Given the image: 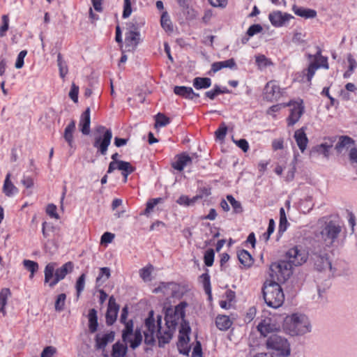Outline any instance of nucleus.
<instances>
[{
	"label": "nucleus",
	"instance_id": "50",
	"mask_svg": "<svg viewBox=\"0 0 357 357\" xmlns=\"http://www.w3.org/2000/svg\"><path fill=\"white\" fill-rule=\"evenodd\" d=\"M215 253L213 249H208L206 251L204 257V264L207 266H211L214 261Z\"/></svg>",
	"mask_w": 357,
	"mask_h": 357
},
{
	"label": "nucleus",
	"instance_id": "20",
	"mask_svg": "<svg viewBox=\"0 0 357 357\" xmlns=\"http://www.w3.org/2000/svg\"><path fill=\"white\" fill-rule=\"evenodd\" d=\"M294 137L301 151L304 152L308 144V139L304 129L302 128L296 130Z\"/></svg>",
	"mask_w": 357,
	"mask_h": 357
},
{
	"label": "nucleus",
	"instance_id": "35",
	"mask_svg": "<svg viewBox=\"0 0 357 357\" xmlns=\"http://www.w3.org/2000/svg\"><path fill=\"white\" fill-rule=\"evenodd\" d=\"M127 346L123 343L116 342L112 347V357H124L127 353Z\"/></svg>",
	"mask_w": 357,
	"mask_h": 357
},
{
	"label": "nucleus",
	"instance_id": "30",
	"mask_svg": "<svg viewBox=\"0 0 357 357\" xmlns=\"http://www.w3.org/2000/svg\"><path fill=\"white\" fill-rule=\"evenodd\" d=\"M354 143V140L348 136H341L335 145V149L341 153L344 149H349Z\"/></svg>",
	"mask_w": 357,
	"mask_h": 357
},
{
	"label": "nucleus",
	"instance_id": "23",
	"mask_svg": "<svg viewBox=\"0 0 357 357\" xmlns=\"http://www.w3.org/2000/svg\"><path fill=\"white\" fill-rule=\"evenodd\" d=\"M11 174L8 173L3 185V192L7 197H12L18 192V189L10 181Z\"/></svg>",
	"mask_w": 357,
	"mask_h": 357
},
{
	"label": "nucleus",
	"instance_id": "41",
	"mask_svg": "<svg viewBox=\"0 0 357 357\" xmlns=\"http://www.w3.org/2000/svg\"><path fill=\"white\" fill-rule=\"evenodd\" d=\"M155 127H164L170 123V119L162 113H158L155 116Z\"/></svg>",
	"mask_w": 357,
	"mask_h": 357
},
{
	"label": "nucleus",
	"instance_id": "55",
	"mask_svg": "<svg viewBox=\"0 0 357 357\" xmlns=\"http://www.w3.org/2000/svg\"><path fill=\"white\" fill-rule=\"evenodd\" d=\"M56 353V349L52 346H48L44 348L41 353V357H53Z\"/></svg>",
	"mask_w": 357,
	"mask_h": 357
},
{
	"label": "nucleus",
	"instance_id": "40",
	"mask_svg": "<svg viewBox=\"0 0 357 357\" xmlns=\"http://www.w3.org/2000/svg\"><path fill=\"white\" fill-rule=\"evenodd\" d=\"M255 61L259 68L264 69L269 66L273 65L272 61L263 54L255 56Z\"/></svg>",
	"mask_w": 357,
	"mask_h": 357
},
{
	"label": "nucleus",
	"instance_id": "49",
	"mask_svg": "<svg viewBox=\"0 0 357 357\" xmlns=\"http://www.w3.org/2000/svg\"><path fill=\"white\" fill-rule=\"evenodd\" d=\"M85 279H86V275L84 273H82L77 279L76 282V291H77V297L79 296L80 294L83 291L84 287H85Z\"/></svg>",
	"mask_w": 357,
	"mask_h": 357
},
{
	"label": "nucleus",
	"instance_id": "46",
	"mask_svg": "<svg viewBox=\"0 0 357 357\" xmlns=\"http://www.w3.org/2000/svg\"><path fill=\"white\" fill-rule=\"evenodd\" d=\"M280 217L279 231L284 232L287 229L288 222L287 220L284 209L283 208H281L280 209Z\"/></svg>",
	"mask_w": 357,
	"mask_h": 357
},
{
	"label": "nucleus",
	"instance_id": "37",
	"mask_svg": "<svg viewBox=\"0 0 357 357\" xmlns=\"http://www.w3.org/2000/svg\"><path fill=\"white\" fill-rule=\"evenodd\" d=\"M238 258L240 262L245 266L250 267L252 264L253 259L251 255L245 250H243L238 252Z\"/></svg>",
	"mask_w": 357,
	"mask_h": 357
},
{
	"label": "nucleus",
	"instance_id": "38",
	"mask_svg": "<svg viewBox=\"0 0 357 357\" xmlns=\"http://www.w3.org/2000/svg\"><path fill=\"white\" fill-rule=\"evenodd\" d=\"M57 65L59 69L60 77L64 78L68 74V69L66 61L63 59L60 53L57 55Z\"/></svg>",
	"mask_w": 357,
	"mask_h": 357
},
{
	"label": "nucleus",
	"instance_id": "11",
	"mask_svg": "<svg viewBox=\"0 0 357 357\" xmlns=\"http://www.w3.org/2000/svg\"><path fill=\"white\" fill-rule=\"evenodd\" d=\"M125 47L128 52L134 51L140 41V33L134 24L126 28Z\"/></svg>",
	"mask_w": 357,
	"mask_h": 357
},
{
	"label": "nucleus",
	"instance_id": "19",
	"mask_svg": "<svg viewBox=\"0 0 357 357\" xmlns=\"http://www.w3.org/2000/svg\"><path fill=\"white\" fill-rule=\"evenodd\" d=\"M90 108L87 107L86 110L82 114L79 122V128L83 135H88L90 133Z\"/></svg>",
	"mask_w": 357,
	"mask_h": 357
},
{
	"label": "nucleus",
	"instance_id": "3",
	"mask_svg": "<svg viewBox=\"0 0 357 357\" xmlns=\"http://www.w3.org/2000/svg\"><path fill=\"white\" fill-rule=\"evenodd\" d=\"M284 328L291 335H304L310 332L311 324L305 315L296 313L286 317Z\"/></svg>",
	"mask_w": 357,
	"mask_h": 357
},
{
	"label": "nucleus",
	"instance_id": "9",
	"mask_svg": "<svg viewBox=\"0 0 357 357\" xmlns=\"http://www.w3.org/2000/svg\"><path fill=\"white\" fill-rule=\"evenodd\" d=\"M268 349L279 352V354L288 356L290 354V347L287 340L277 333L271 334L266 340Z\"/></svg>",
	"mask_w": 357,
	"mask_h": 357
},
{
	"label": "nucleus",
	"instance_id": "39",
	"mask_svg": "<svg viewBox=\"0 0 357 357\" xmlns=\"http://www.w3.org/2000/svg\"><path fill=\"white\" fill-rule=\"evenodd\" d=\"M23 265L25 267L26 269H27L29 271H30L31 274L29 275L30 278H32L35 274L36 272H37L38 269V264L37 262L29 260V259H24L23 261Z\"/></svg>",
	"mask_w": 357,
	"mask_h": 357
},
{
	"label": "nucleus",
	"instance_id": "5",
	"mask_svg": "<svg viewBox=\"0 0 357 357\" xmlns=\"http://www.w3.org/2000/svg\"><path fill=\"white\" fill-rule=\"evenodd\" d=\"M264 299L269 307L278 308L284 301V295L280 285L273 281H266L262 289Z\"/></svg>",
	"mask_w": 357,
	"mask_h": 357
},
{
	"label": "nucleus",
	"instance_id": "27",
	"mask_svg": "<svg viewBox=\"0 0 357 357\" xmlns=\"http://www.w3.org/2000/svg\"><path fill=\"white\" fill-rule=\"evenodd\" d=\"M215 324L219 330L227 331L231 327L232 321L228 316L218 315L215 319Z\"/></svg>",
	"mask_w": 357,
	"mask_h": 357
},
{
	"label": "nucleus",
	"instance_id": "60",
	"mask_svg": "<svg viewBox=\"0 0 357 357\" xmlns=\"http://www.w3.org/2000/svg\"><path fill=\"white\" fill-rule=\"evenodd\" d=\"M262 30V27L259 24H254L252 26H251L248 31L247 34L248 36H252L255 34L259 33Z\"/></svg>",
	"mask_w": 357,
	"mask_h": 357
},
{
	"label": "nucleus",
	"instance_id": "21",
	"mask_svg": "<svg viewBox=\"0 0 357 357\" xmlns=\"http://www.w3.org/2000/svg\"><path fill=\"white\" fill-rule=\"evenodd\" d=\"M174 92L175 94L190 100H193L194 98H197L199 96L198 93L194 92L193 89L191 87L187 86H176L174 89Z\"/></svg>",
	"mask_w": 357,
	"mask_h": 357
},
{
	"label": "nucleus",
	"instance_id": "26",
	"mask_svg": "<svg viewBox=\"0 0 357 357\" xmlns=\"http://www.w3.org/2000/svg\"><path fill=\"white\" fill-rule=\"evenodd\" d=\"M293 17L292 15L280 11L271 13L268 16L271 22H287Z\"/></svg>",
	"mask_w": 357,
	"mask_h": 357
},
{
	"label": "nucleus",
	"instance_id": "28",
	"mask_svg": "<svg viewBox=\"0 0 357 357\" xmlns=\"http://www.w3.org/2000/svg\"><path fill=\"white\" fill-rule=\"evenodd\" d=\"M117 169L122 172V175L124 177V183L127 181L128 176L132 173L135 169L130 162L123 160L118 162Z\"/></svg>",
	"mask_w": 357,
	"mask_h": 357
},
{
	"label": "nucleus",
	"instance_id": "34",
	"mask_svg": "<svg viewBox=\"0 0 357 357\" xmlns=\"http://www.w3.org/2000/svg\"><path fill=\"white\" fill-rule=\"evenodd\" d=\"M154 270V267L152 264H149L147 266L142 268L139 271L140 278L144 282L151 281V274Z\"/></svg>",
	"mask_w": 357,
	"mask_h": 357
},
{
	"label": "nucleus",
	"instance_id": "58",
	"mask_svg": "<svg viewBox=\"0 0 357 357\" xmlns=\"http://www.w3.org/2000/svg\"><path fill=\"white\" fill-rule=\"evenodd\" d=\"M305 33L303 32H296L292 38L294 43H303L305 41Z\"/></svg>",
	"mask_w": 357,
	"mask_h": 357
},
{
	"label": "nucleus",
	"instance_id": "43",
	"mask_svg": "<svg viewBox=\"0 0 357 357\" xmlns=\"http://www.w3.org/2000/svg\"><path fill=\"white\" fill-rule=\"evenodd\" d=\"M227 199L231 205L235 213H241L243 212V207L240 202L236 200L232 195H227Z\"/></svg>",
	"mask_w": 357,
	"mask_h": 357
},
{
	"label": "nucleus",
	"instance_id": "53",
	"mask_svg": "<svg viewBox=\"0 0 357 357\" xmlns=\"http://www.w3.org/2000/svg\"><path fill=\"white\" fill-rule=\"evenodd\" d=\"M227 127L222 123L219 128L215 131V136L219 139H223L227 134Z\"/></svg>",
	"mask_w": 357,
	"mask_h": 357
},
{
	"label": "nucleus",
	"instance_id": "16",
	"mask_svg": "<svg viewBox=\"0 0 357 357\" xmlns=\"http://www.w3.org/2000/svg\"><path fill=\"white\" fill-rule=\"evenodd\" d=\"M264 98L268 101L278 100L282 96L280 86L273 81L266 84L264 88Z\"/></svg>",
	"mask_w": 357,
	"mask_h": 357
},
{
	"label": "nucleus",
	"instance_id": "44",
	"mask_svg": "<svg viewBox=\"0 0 357 357\" xmlns=\"http://www.w3.org/2000/svg\"><path fill=\"white\" fill-rule=\"evenodd\" d=\"M110 277V269L107 267L100 268V273L96 278V283L100 284V282H104Z\"/></svg>",
	"mask_w": 357,
	"mask_h": 357
},
{
	"label": "nucleus",
	"instance_id": "1",
	"mask_svg": "<svg viewBox=\"0 0 357 357\" xmlns=\"http://www.w3.org/2000/svg\"><path fill=\"white\" fill-rule=\"evenodd\" d=\"M186 306L185 303H181L177 305L175 308L174 317H169L168 315L165 317V326H161L162 319L161 317H158L157 319V327L158 331L156 336L158 339L159 347H162L164 344L168 343L172 337L173 333L175 330V327L178 324V320L181 318L184 317L185 313L183 308Z\"/></svg>",
	"mask_w": 357,
	"mask_h": 357
},
{
	"label": "nucleus",
	"instance_id": "62",
	"mask_svg": "<svg viewBox=\"0 0 357 357\" xmlns=\"http://www.w3.org/2000/svg\"><path fill=\"white\" fill-rule=\"evenodd\" d=\"M331 147L332 144L324 143L319 146V149L320 153H322L325 157L328 158L329 156V152Z\"/></svg>",
	"mask_w": 357,
	"mask_h": 357
},
{
	"label": "nucleus",
	"instance_id": "52",
	"mask_svg": "<svg viewBox=\"0 0 357 357\" xmlns=\"http://www.w3.org/2000/svg\"><path fill=\"white\" fill-rule=\"evenodd\" d=\"M347 61L349 64V70L346 72L344 75V77H347L350 75V74L354 71V68L356 67V62L355 59L353 58L351 54H348L347 56Z\"/></svg>",
	"mask_w": 357,
	"mask_h": 357
},
{
	"label": "nucleus",
	"instance_id": "31",
	"mask_svg": "<svg viewBox=\"0 0 357 357\" xmlns=\"http://www.w3.org/2000/svg\"><path fill=\"white\" fill-rule=\"evenodd\" d=\"M89 318V329L91 333H95L98 328V317L97 311L93 308L91 309L88 314Z\"/></svg>",
	"mask_w": 357,
	"mask_h": 357
},
{
	"label": "nucleus",
	"instance_id": "32",
	"mask_svg": "<svg viewBox=\"0 0 357 357\" xmlns=\"http://www.w3.org/2000/svg\"><path fill=\"white\" fill-rule=\"evenodd\" d=\"M203 195H196L192 198H190L186 195H181L177 200L176 203L179 205H183L185 206H193L199 199H201Z\"/></svg>",
	"mask_w": 357,
	"mask_h": 357
},
{
	"label": "nucleus",
	"instance_id": "64",
	"mask_svg": "<svg viewBox=\"0 0 357 357\" xmlns=\"http://www.w3.org/2000/svg\"><path fill=\"white\" fill-rule=\"evenodd\" d=\"M284 139L282 138L274 139L272 142V148L274 151L280 150L284 148Z\"/></svg>",
	"mask_w": 357,
	"mask_h": 357
},
{
	"label": "nucleus",
	"instance_id": "18",
	"mask_svg": "<svg viewBox=\"0 0 357 357\" xmlns=\"http://www.w3.org/2000/svg\"><path fill=\"white\" fill-rule=\"evenodd\" d=\"M278 326L269 318L262 320L257 326V330L261 335L266 337L278 330Z\"/></svg>",
	"mask_w": 357,
	"mask_h": 357
},
{
	"label": "nucleus",
	"instance_id": "45",
	"mask_svg": "<svg viewBox=\"0 0 357 357\" xmlns=\"http://www.w3.org/2000/svg\"><path fill=\"white\" fill-rule=\"evenodd\" d=\"M66 299V296L65 294H59L55 301V310L57 312L63 311L65 306V302Z\"/></svg>",
	"mask_w": 357,
	"mask_h": 357
},
{
	"label": "nucleus",
	"instance_id": "4",
	"mask_svg": "<svg viewBox=\"0 0 357 357\" xmlns=\"http://www.w3.org/2000/svg\"><path fill=\"white\" fill-rule=\"evenodd\" d=\"M73 263L68 261L61 267L55 269L56 263H49L46 265L44 273V282L48 284L50 288H53L59 281L65 278V277L70 273L73 270Z\"/></svg>",
	"mask_w": 357,
	"mask_h": 357
},
{
	"label": "nucleus",
	"instance_id": "13",
	"mask_svg": "<svg viewBox=\"0 0 357 357\" xmlns=\"http://www.w3.org/2000/svg\"><path fill=\"white\" fill-rule=\"evenodd\" d=\"M287 105L291 107L290 115L287 119L288 126H291L298 121L303 114L304 106L303 105L302 100L299 101H290Z\"/></svg>",
	"mask_w": 357,
	"mask_h": 357
},
{
	"label": "nucleus",
	"instance_id": "17",
	"mask_svg": "<svg viewBox=\"0 0 357 357\" xmlns=\"http://www.w3.org/2000/svg\"><path fill=\"white\" fill-rule=\"evenodd\" d=\"M119 310V305L116 303V299L113 296H110L106 312V323L108 326H111L115 322Z\"/></svg>",
	"mask_w": 357,
	"mask_h": 357
},
{
	"label": "nucleus",
	"instance_id": "2",
	"mask_svg": "<svg viewBox=\"0 0 357 357\" xmlns=\"http://www.w3.org/2000/svg\"><path fill=\"white\" fill-rule=\"evenodd\" d=\"M318 224L320 225V228L315 232L316 238L326 246H331L341 233L342 227L334 220L324 222L319 220Z\"/></svg>",
	"mask_w": 357,
	"mask_h": 357
},
{
	"label": "nucleus",
	"instance_id": "12",
	"mask_svg": "<svg viewBox=\"0 0 357 357\" xmlns=\"http://www.w3.org/2000/svg\"><path fill=\"white\" fill-rule=\"evenodd\" d=\"M155 294L162 293L167 297H179L181 295L180 286L174 282H160L159 286L153 290Z\"/></svg>",
	"mask_w": 357,
	"mask_h": 357
},
{
	"label": "nucleus",
	"instance_id": "61",
	"mask_svg": "<svg viewBox=\"0 0 357 357\" xmlns=\"http://www.w3.org/2000/svg\"><path fill=\"white\" fill-rule=\"evenodd\" d=\"M114 234L110 232H105L102 234L100 239L101 244L109 243L114 238Z\"/></svg>",
	"mask_w": 357,
	"mask_h": 357
},
{
	"label": "nucleus",
	"instance_id": "7",
	"mask_svg": "<svg viewBox=\"0 0 357 357\" xmlns=\"http://www.w3.org/2000/svg\"><path fill=\"white\" fill-rule=\"evenodd\" d=\"M309 59H312L313 56L308 54ZM320 67H324L326 69L328 68L327 59L321 55V50H318L316 54L314 56V60L310 63L308 68L302 71L303 82H310L316 70Z\"/></svg>",
	"mask_w": 357,
	"mask_h": 357
},
{
	"label": "nucleus",
	"instance_id": "42",
	"mask_svg": "<svg viewBox=\"0 0 357 357\" xmlns=\"http://www.w3.org/2000/svg\"><path fill=\"white\" fill-rule=\"evenodd\" d=\"M125 324V329L123 331L122 339L123 342L128 340V337L132 334L133 332V322L132 320H129Z\"/></svg>",
	"mask_w": 357,
	"mask_h": 357
},
{
	"label": "nucleus",
	"instance_id": "8",
	"mask_svg": "<svg viewBox=\"0 0 357 357\" xmlns=\"http://www.w3.org/2000/svg\"><path fill=\"white\" fill-rule=\"evenodd\" d=\"M291 264L284 260L271 264L270 266L271 276L279 282L287 280L292 273Z\"/></svg>",
	"mask_w": 357,
	"mask_h": 357
},
{
	"label": "nucleus",
	"instance_id": "48",
	"mask_svg": "<svg viewBox=\"0 0 357 357\" xmlns=\"http://www.w3.org/2000/svg\"><path fill=\"white\" fill-rule=\"evenodd\" d=\"M162 200L163 199L160 197L149 199L146 203L144 214L148 215L150 213L153 211V208L159 203H161Z\"/></svg>",
	"mask_w": 357,
	"mask_h": 357
},
{
	"label": "nucleus",
	"instance_id": "54",
	"mask_svg": "<svg viewBox=\"0 0 357 357\" xmlns=\"http://www.w3.org/2000/svg\"><path fill=\"white\" fill-rule=\"evenodd\" d=\"M27 54L26 50L21 51L17 58L15 66L16 68L20 69L24 66V59Z\"/></svg>",
	"mask_w": 357,
	"mask_h": 357
},
{
	"label": "nucleus",
	"instance_id": "47",
	"mask_svg": "<svg viewBox=\"0 0 357 357\" xmlns=\"http://www.w3.org/2000/svg\"><path fill=\"white\" fill-rule=\"evenodd\" d=\"M134 335H135V337H134L133 340H128L130 342V347L132 349H135L137 347H138L142 341V335L141 331L139 330H136Z\"/></svg>",
	"mask_w": 357,
	"mask_h": 357
},
{
	"label": "nucleus",
	"instance_id": "14",
	"mask_svg": "<svg viewBox=\"0 0 357 357\" xmlns=\"http://www.w3.org/2000/svg\"><path fill=\"white\" fill-rule=\"evenodd\" d=\"M144 333V342L146 344L151 345L155 342V325L153 319V312L151 311L149 316L146 319Z\"/></svg>",
	"mask_w": 357,
	"mask_h": 357
},
{
	"label": "nucleus",
	"instance_id": "10",
	"mask_svg": "<svg viewBox=\"0 0 357 357\" xmlns=\"http://www.w3.org/2000/svg\"><path fill=\"white\" fill-rule=\"evenodd\" d=\"M287 257L289 262L298 266L305 264L308 259V252L301 246L296 245L287 252Z\"/></svg>",
	"mask_w": 357,
	"mask_h": 357
},
{
	"label": "nucleus",
	"instance_id": "6",
	"mask_svg": "<svg viewBox=\"0 0 357 357\" xmlns=\"http://www.w3.org/2000/svg\"><path fill=\"white\" fill-rule=\"evenodd\" d=\"M112 139V132L103 126H97L93 133V146L96 149V153L105 155Z\"/></svg>",
	"mask_w": 357,
	"mask_h": 357
},
{
	"label": "nucleus",
	"instance_id": "56",
	"mask_svg": "<svg viewBox=\"0 0 357 357\" xmlns=\"http://www.w3.org/2000/svg\"><path fill=\"white\" fill-rule=\"evenodd\" d=\"M78 93L79 87L73 83L70 91L69 92V96L75 102L78 101Z\"/></svg>",
	"mask_w": 357,
	"mask_h": 357
},
{
	"label": "nucleus",
	"instance_id": "57",
	"mask_svg": "<svg viewBox=\"0 0 357 357\" xmlns=\"http://www.w3.org/2000/svg\"><path fill=\"white\" fill-rule=\"evenodd\" d=\"M132 13L130 0H124L123 17L126 18L130 15Z\"/></svg>",
	"mask_w": 357,
	"mask_h": 357
},
{
	"label": "nucleus",
	"instance_id": "59",
	"mask_svg": "<svg viewBox=\"0 0 357 357\" xmlns=\"http://www.w3.org/2000/svg\"><path fill=\"white\" fill-rule=\"evenodd\" d=\"M46 212L52 218H59V215L56 213V206L53 204H49L47 206Z\"/></svg>",
	"mask_w": 357,
	"mask_h": 357
},
{
	"label": "nucleus",
	"instance_id": "51",
	"mask_svg": "<svg viewBox=\"0 0 357 357\" xmlns=\"http://www.w3.org/2000/svg\"><path fill=\"white\" fill-rule=\"evenodd\" d=\"M201 278L202 279L203 285L206 293L211 296V284H210V277L207 273H204L201 275Z\"/></svg>",
	"mask_w": 357,
	"mask_h": 357
},
{
	"label": "nucleus",
	"instance_id": "36",
	"mask_svg": "<svg viewBox=\"0 0 357 357\" xmlns=\"http://www.w3.org/2000/svg\"><path fill=\"white\" fill-rule=\"evenodd\" d=\"M211 85V79L208 77H195L193 86L196 89H207Z\"/></svg>",
	"mask_w": 357,
	"mask_h": 357
},
{
	"label": "nucleus",
	"instance_id": "22",
	"mask_svg": "<svg viewBox=\"0 0 357 357\" xmlns=\"http://www.w3.org/2000/svg\"><path fill=\"white\" fill-rule=\"evenodd\" d=\"M75 121H71L66 127L63 132V138L70 148L74 147V132L75 131Z\"/></svg>",
	"mask_w": 357,
	"mask_h": 357
},
{
	"label": "nucleus",
	"instance_id": "29",
	"mask_svg": "<svg viewBox=\"0 0 357 357\" xmlns=\"http://www.w3.org/2000/svg\"><path fill=\"white\" fill-rule=\"evenodd\" d=\"M293 10L296 15L303 17L305 19L313 18L317 15V12L314 10L310 8L294 6Z\"/></svg>",
	"mask_w": 357,
	"mask_h": 357
},
{
	"label": "nucleus",
	"instance_id": "33",
	"mask_svg": "<svg viewBox=\"0 0 357 357\" xmlns=\"http://www.w3.org/2000/svg\"><path fill=\"white\" fill-rule=\"evenodd\" d=\"M10 294L11 293L8 288H3L0 291V313H2L3 316H6V314L5 306L7 304V300Z\"/></svg>",
	"mask_w": 357,
	"mask_h": 357
},
{
	"label": "nucleus",
	"instance_id": "63",
	"mask_svg": "<svg viewBox=\"0 0 357 357\" xmlns=\"http://www.w3.org/2000/svg\"><path fill=\"white\" fill-rule=\"evenodd\" d=\"M162 27L169 35L174 34L177 32L176 28L174 24H161Z\"/></svg>",
	"mask_w": 357,
	"mask_h": 357
},
{
	"label": "nucleus",
	"instance_id": "25",
	"mask_svg": "<svg viewBox=\"0 0 357 357\" xmlns=\"http://www.w3.org/2000/svg\"><path fill=\"white\" fill-rule=\"evenodd\" d=\"M192 162V158L183 153L177 156V160L172 164V167L178 171H182L185 167Z\"/></svg>",
	"mask_w": 357,
	"mask_h": 357
},
{
	"label": "nucleus",
	"instance_id": "24",
	"mask_svg": "<svg viewBox=\"0 0 357 357\" xmlns=\"http://www.w3.org/2000/svg\"><path fill=\"white\" fill-rule=\"evenodd\" d=\"M114 338V332H109L102 335L98 334L96 337V346L97 349H104L108 342H112Z\"/></svg>",
	"mask_w": 357,
	"mask_h": 357
},
{
	"label": "nucleus",
	"instance_id": "15",
	"mask_svg": "<svg viewBox=\"0 0 357 357\" xmlns=\"http://www.w3.org/2000/svg\"><path fill=\"white\" fill-rule=\"evenodd\" d=\"M311 259L314 262L315 268L319 271L331 269V264L327 257V255L322 252H313Z\"/></svg>",
	"mask_w": 357,
	"mask_h": 357
}]
</instances>
